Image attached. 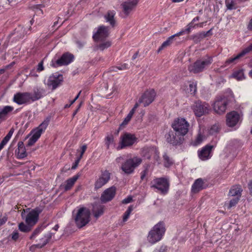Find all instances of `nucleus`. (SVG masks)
Returning a JSON list of instances; mask_svg holds the SVG:
<instances>
[{"label": "nucleus", "mask_w": 252, "mask_h": 252, "mask_svg": "<svg viewBox=\"0 0 252 252\" xmlns=\"http://www.w3.org/2000/svg\"><path fill=\"white\" fill-rule=\"evenodd\" d=\"M166 228L163 221H159L149 232L147 241L151 245H154L160 241L164 236Z\"/></svg>", "instance_id": "obj_1"}, {"label": "nucleus", "mask_w": 252, "mask_h": 252, "mask_svg": "<svg viewBox=\"0 0 252 252\" xmlns=\"http://www.w3.org/2000/svg\"><path fill=\"white\" fill-rule=\"evenodd\" d=\"M52 119L51 115L47 116L43 121L36 128L32 130V135L28 142V146L33 145L40 137L41 134L45 132L49 125Z\"/></svg>", "instance_id": "obj_2"}, {"label": "nucleus", "mask_w": 252, "mask_h": 252, "mask_svg": "<svg viewBox=\"0 0 252 252\" xmlns=\"http://www.w3.org/2000/svg\"><path fill=\"white\" fill-rule=\"evenodd\" d=\"M76 225L81 228L85 226L90 221L91 212L85 207L78 209L75 215H73Z\"/></svg>", "instance_id": "obj_3"}, {"label": "nucleus", "mask_w": 252, "mask_h": 252, "mask_svg": "<svg viewBox=\"0 0 252 252\" xmlns=\"http://www.w3.org/2000/svg\"><path fill=\"white\" fill-rule=\"evenodd\" d=\"M213 61L212 57L207 56L205 58L197 60L193 64H190L188 67V70L190 72L194 74L201 72L206 67L209 66Z\"/></svg>", "instance_id": "obj_4"}, {"label": "nucleus", "mask_w": 252, "mask_h": 252, "mask_svg": "<svg viewBox=\"0 0 252 252\" xmlns=\"http://www.w3.org/2000/svg\"><path fill=\"white\" fill-rule=\"evenodd\" d=\"M169 181L164 177L157 178L151 182V188L156 189V192L165 195L167 193L169 189Z\"/></svg>", "instance_id": "obj_5"}, {"label": "nucleus", "mask_w": 252, "mask_h": 252, "mask_svg": "<svg viewBox=\"0 0 252 252\" xmlns=\"http://www.w3.org/2000/svg\"><path fill=\"white\" fill-rule=\"evenodd\" d=\"M189 123L184 118L178 117L172 123L171 126L175 131L178 132L184 137L188 133Z\"/></svg>", "instance_id": "obj_6"}, {"label": "nucleus", "mask_w": 252, "mask_h": 252, "mask_svg": "<svg viewBox=\"0 0 252 252\" xmlns=\"http://www.w3.org/2000/svg\"><path fill=\"white\" fill-rule=\"evenodd\" d=\"M142 162V159L138 157H133L127 159L121 166V169L125 173L130 174Z\"/></svg>", "instance_id": "obj_7"}, {"label": "nucleus", "mask_w": 252, "mask_h": 252, "mask_svg": "<svg viewBox=\"0 0 252 252\" xmlns=\"http://www.w3.org/2000/svg\"><path fill=\"white\" fill-rule=\"evenodd\" d=\"M27 210L23 209L21 213V217L23 219H24L26 224L32 226H34L38 221L39 219V215L41 213L42 210L39 208H36L32 209L30 211L27 215H25V213Z\"/></svg>", "instance_id": "obj_8"}, {"label": "nucleus", "mask_w": 252, "mask_h": 252, "mask_svg": "<svg viewBox=\"0 0 252 252\" xmlns=\"http://www.w3.org/2000/svg\"><path fill=\"white\" fill-rule=\"evenodd\" d=\"M165 138L168 143L173 146L182 145L185 140L184 136L173 129H170L166 133Z\"/></svg>", "instance_id": "obj_9"}, {"label": "nucleus", "mask_w": 252, "mask_h": 252, "mask_svg": "<svg viewBox=\"0 0 252 252\" xmlns=\"http://www.w3.org/2000/svg\"><path fill=\"white\" fill-rule=\"evenodd\" d=\"M137 138L134 134L126 132H125L121 135L117 149L121 150L131 147L137 143Z\"/></svg>", "instance_id": "obj_10"}, {"label": "nucleus", "mask_w": 252, "mask_h": 252, "mask_svg": "<svg viewBox=\"0 0 252 252\" xmlns=\"http://www.w3.org/2000/svg\"><path fill=\"white\" fill-rule=\"evenodd\" d=\"M228 104V100L225 96L217 97L213 104V109L215 112L218 114H222L225 113Z\"/></svg>", "instance_id": "obj_11"}, {"label": "nucleus", "mask_w": 252, "mask_h": 252, "mask_svg": "<svg viewBox=\"0 0 252 252\" xmlns=\"http://www.w3.org/2000/svg\"><path fill=\"white\" fill-rule=\"evenodd\" d=\"M111 173L107 170H101V174L95 179L94 184V190H97L106 185L110 180Z\"/></svg>", "instance_id": "obj_12"}, {"label": "nucleus", "mask_w": 252, "mask_h": 252, "mask_svg": "<svg viewBox=\"0 0 252 252\" xmlns=\"http://www.w3.org/2000/svg\"><path fill=\"white\" fill-rule=\"evenodd\" d=\"M192 109L196 117H200L209 113L210 106L209 104L205 102L197 100L194 103Z\"/></svg>", "instance_id": "obj_13"}, {"label": "nucleus", "mask_w": 252, "mask_h": 252, "mask_svg": "<svg viewBox=\"0 0 252 252\" xmlns=\"http://www.w3.org/2000/svg\"><path fill=\"white\" fill-rule=\"evenodd\" d=\"M74 60V56L73 54L69 52H65L63 53L59 59L55 62L52 61L51 65L54 67L63 65H67L73 62Z\"/></svg>", "instance_id": "obj_14"}, {"label": "nucleus", "mask_w": 252, "mask_h": 252, "mask_svg": "<svg viewBox=\"0 0 252 252\" xmlns=\"http://www.w3.org/2000/svg\"><path fill=\"white\" fill-rule=\"evenodd\" d=\"M30 92H18L14 94L13 101L18 105L28 104L32 102Z\"/></svg>", "instance_id": "obj_15"}, {"label": "nucleus", "mask_w": 252, "mask_h": 252, "mask_svg": "<svg viewBox=\"0 0 252 252\" xmlns=\"http://www.w3.org/2000/svg\"><path fill=\"white\" fill-rule=\"evenodd\" d=\"M157 93L153 89L147 90L139 99V103H143L146 107L150 104L155 99Z\"/></svg>", "instance_id": "obj_16"}, {"label": "nucleus", "mask_w": 252, "mask_h": 252, "mask_svg": "<svg viewBox=\"0 0 252 252\" xmlns=\"http://www.w3.org/2000/svg\"><path fill=\"white\" fill-rule=\"evenodd\" d=\"M215 146L207 144L198 150L197 153L199 158L202 160H207L210 159L213 156V151Z\"/></svg>", "instance_id": "obj_17"}, {"label": "nucleus", "mask_w": 252, "mask_h": 252, "mask_svg": "<svg viewBox=\"0 0 252 252\" xmlns=\"http://www.w3.org/2000/svg\"><path fill=\"white\" fill-rule=\"evenodd\" d=\"M109 35V28L103 25L99 26L97 31L94 33L93 38L94 41L104 40Z\"/></svg>", "instance_id": "obj_18"}, {"label": "nucleus", "mask_w": 252, "mask_h": 252, "mask_svg": "<svg viewBox=\"0 0 252 252\" xmlns=\"http://www.w3.org/2000/svg\"><path fill=\"white\" fill-rule=\"evenodd\" d=\"M251 52H252V43L235 56L227 59L225 62L224 66H226L231 64L236 63L239 59Z\"/></svg>", "instance_id": "obj_19"}, {"label": "nucleus", "mask_w": 252, "mask_h": 252, "mask_svg": "<svg viewBox=\"0 0 252 252\" xmlns=\"http://www.w3.org/2000/svg\"><path fill=\"white\" fill-rule=\"evenodd\" d=\"M117 189L113 186L105 189L100 196V200L103 203L111 201L115 197Z\"/></svg>", "instance_id": "obj_20"}, {"label": "nucleus", "mask_w": 252, "mask_h": 252, "mask_svg": "<svg viewBox=\"0 0 252 252\" xmlns=\"http://www.w3.org/2000/svg\"><path fill=\"white\" fill-rule=\"evenodd\" d=\"M63 81V75L56 73L49 77L47 85L48 86L52 87L53 90H55L62 83Z\"/></svg>", "instance_id": "obj_21"}, {"label": "nucleus", "mask_w": 252, "mask_h": 252, "mask_svg": "<svg viewBox=\"0 0 252 252\" xmlns=\"http://www.w3.org/2000/svg\"><path fill=\"white\" fill-rule=\"evenodd\" d=\"M240 119L239 114L235 111H232L226 115V124L229 127H233L238 124Z\"/></svg>", "instance_id": "obj_22"}, {"label": "nucleus", "mask_w": 252, "mask_h": 252, "mask_svg": "<svg viewBox=\"0 0 252 252\" xmlns=\"http://www.w3.org/2000/svg\"><path fill=\"white\" fill-rule=\"evenodd\" d=\"M46 95V90L44 88L36 86L33 88L32 92L31 93L32 102H34L43 97Z\"/></svg>", "instance_id": "obj_23"}, {"label": "nucleus", "mask_w": 252, "mask_h": 252, "mask_svg": "<svg viewBox=\"0 0 252 252\" xmlns=\"http://www.w3.org/2000/svg\"><path fill=\"white\" fill-rule=\"evenodd\" d=\"M138 0H129L124 2L122 4L123 11L126 16H128L130 12L136 7Z\"/></svg>", "instance_id": "obj_24"}, {"label": "nucleus", "mask_w": 252, "mask_h": 252, "mask_svg": "<svg viewBox=\"0 0 252 252\" xmlns=\"http://www.w3.org/2000/svg\"><path fill=\"white\" fill-rule=\"evenodd\" d=\"M205 183L201 178L196 179L191 186V192L196 193L205 188Z\"/></svg>", "instance_id": "obj_25"}, {"label": "nucleus", "mask_w": 252, "mask_h": 252, "mask_svg": "<svg viewBox=\"0 0 252 252\" xmlns=\"http://www.w3.org/2000/svg\"><path fill=\"white\" fill-rule=\"evenodd\" d=\"M14 110V107L10 105H6L0 107V120L5 121L7 119L8 115Z\"/></svg>", "instance_id": "obj_26"}, {"label": "nucleus", "mask_w": 252, "mask_h": 252, "mask_svg": "<svg viewBox=\"0 0 252 252\" xmlns=\"http://www.w3.org/2000/svg\"><path fill=\"white\" fill-rule=\"evenodd\" d=\"M15 154L19 159H22L27 157V154L23 142L19 141L18 143V148L15 150Z\"/></svg>", "instance_id": "obj_27"}, {"label": "nucleus", "mask_w": 252, "mask_h": 252, "mask_svg": "<svg viewBox=\"0 0 252 252\" xmlns=\"http://www.w3.org/2000/svg\"><path fill=\"white\" fill-rule=\"evenodd\" d=\"M184 34V32L181 31L174 35H172L169 37L166 41L163 42L161 45L159 47L158 52H159L160 51L163 50L164 48L170 45L173 42V39L175 37L181 36Z\"/></svg>", "instance_id": "obj_28"}, {"label": "nucleus", "mask_w": 252, "mask_h": 252, "mask_svg": "<svg viewBox=\"0 0 252 252\" xmlns=\"http://www.w3.org/2000/svg\"><path fill=\"white\" fill-rule=\"evenodd\" d=\"M52 237V234L51 233H47V234L45 235L43 237L39 239L40 242L38 244L32 246L31 249L33 247L38 249L42 248L49 242Z\"/></svg>", "instance_id": "obj_29"}, {"label": "nucleus", "mask_w": 252, "mask_h": 252, "mask_svg": "<svg viewBox=\"0 0 252 252\" xmlns=\"http://www.w3.org/2000/svg\"><path fill=\"white\" fill-rule=\"evenodd\" d=\"M139 104L138 103H136L133 107L132 108V109L130 111L129 113L127 114L126 117L125 118L122 124H121L120 126L121 127H124L125 126L128 124V123L129 122L130 120L131 119V118L132 117L133 114L135 112V111L136 109L138 107Z\"/></svg>", "instance_id": "obj_30"}, {"label": "nucleus", "mask_w": 252, "mask_h": 252, "mask_svg": "<svg viewBox=\"0 0 252 252\" xmlns=\"http://www.w3.org/2000/svg\"><path fill=\"white\" fill-rule=\"evenodd\" d=\"M116 12L114 10H109L104 15V18L107 22H108L110 25L114 27L116 25V21L114 19V16Z\"/></svg>", "instance_id": "obj_31"}, {"label": "nucleus", "mask_w": 252, "mask_h": 252, "mask_svg": "<svg viewBox=\"0 0 252 252\" xmlns=\"http://www.w3.org/2000/svg\"><path fill=\"white\" fill-rule=\"evenodd\" d=\"M79 177L80 175L77 174L73 176L72 177L68 179L65 182V184L64 188V190L65 191H68L71 189Z\"/></svg>", "instance_id": "obj_32"}, {"label": "nucleus", "mask_w": 252, "mask_h": 252, "mask_svg": "<svg viewBox=\"0 0 252 252\" xmlns=\"http://www.w3.org/2000/svg\"><path fill=\"white\" fill-rule=\"evenodd\" d=\"M242 189L240 185L233 186L229 190V194L232 196L240 198Z\"/></svg>", "instance_id": "obj_33"}, {"label": "nucleus", "mask_w": 252, "mask_h": 252, "mask_svg": "<svg viewBox=\"0 0 252 252\" xmlns=\"http://www.w3.org/2000/svg\"><path fill=\"white\" fill-rule=\"evenodd\" d=\"M212 30L213 28H211L210 30L207 32H202L198 34L194 35L193 36V39L194 40L197 39L200 40L201 39H202L204 38L210 36L213 34Z\"/></svg>", "instance_id": "obj_34"}, {"label": "nucleus", "mask_w": 252, "mask_h": 252, "mask_svg": "<svg viewBox=\"0 0 252 252\" xmlns=\"http://www.w3.org/2000/svg\"><path fill=\"white\" fill-rule=\"evenodd\" d=\"M199 20V17L196 16L194 17L191 21V22L189 23L185 29H183L181 31L184 32V34L185 33L189 34L190 32L192 29L194 28L195 26H198V24H195V25H193V24L196 22V21H198Z\"/></svg>", "instance_id": "obj_35"}, {"label": "nucleus", "mask_w": 252, "mask_h": 252, "mask_svg": "<svg viewBox=\"0 0 252 252\" xmlns=\"http://www.w3.org/2000/svg\"><path fill=\"white\" fill-rule=\"evenodd\" d=\"M104 207L103 205L98 204L94 206L93 209V213L94 217L96 218H98L100 216L103 215L104 213Z\"/></svg>", "instance_id": "obj_36"}, {"label": "nucleus", "mask_w": 252, "mask_h": 252, "mask_svg": "<svg viewBox=\"0 0 252 252\" xmlns=\"http://www.w3.org/2000/svg\"><path fill=\"white\" fill-rule=\"evenodd\" d=\"M204 136L201 133H198L197 136L191 141V145L193 146H197L201 144L203 140Z\"/></svg>", "instance_id": "obj_37"}, {"label": "nucleus", "mask_w": 252, "mask_h": 252, "mask_svg": "<svg viewBox=\"0 0 252 252\" xmlns=\"http://www.w3.org/2000/svg\"><path fill=\"white\" fill-rule=\"evenodd\" d=\"M233 78L237 80H241L244 78V74L242 69H238L233 72L232 74Z\"/></svg>", "instance_id": "obj_38"}, {"label": "nucleus", "mask_w": 252, "mask_h": 252, "mask_svg": "<svg viewBox=\"0 0 252 252\" xmlns=\"http://www.w3.org/2000/svg\"><path fill=\"white\" fill-rule=\"evenodd\" d=\"M164 165L166 167H169L174 163L173 160L166 154L163 156Z\"/></svg>", "instance_id": "obj_39"}, {"label": "nucleus", "mask_w": 252, "mask_h": 252, "mask_svg": "<svg viewBox=\"0 0 252 252\" xmlns=\"http://www.w3.org/2000/svg\"><path fill=\"white\" fill-rule=\"evenodd\" d=\"M19 229L24 232H28L31 231L32 226L25 224L24 222H21L19 224Z\"/></svg>", "instance_id": "obj_40"}, {"label": "nucleus", "mask_w": 252, "mask_h": 252, "mask_svg": "<svg viewBox=\"0 0 252 252\" xmlns=\"http://www.w3.org/2000/svg\"><path fill=\"white\" fill-rule=\"evenodd\" d=\"M225 3L228 10L236 9L237 8L236 6V3L233 0H225Z\"/></svg>", "instance_id": "obj_41"}, {"label": "nucleus", "mask_w": 252, "mask_h": 252, "mask_svg": "<svg viewBox=\"0 0 252 252\" xmlns=\"http://www.w3.org/2000/svg\"><path fill=\"white\" fill-rule=\"evenodd\" d=\"M112 45V43L110 41L107 40L100 43L98 45V48L101 51H103L104 49H107L110 47Z\"/></svg>", "instance_id": "obj_42"}, {"label": "nucleus", "mask_w": 252, "mask_h": 252, "mask_svg": "<svg viewBox=\"0 0 252 252\" xmlns=\"http://www.w3.org/2000/svg\"><path fill=\"white\" fill-rule=\"evenodd\" d=\"M133 209V207L132 205H130L128 207L126 211L125 212L123 215V221L125 222L128 219L130 214Z\"/></svg>", "instance_id": "obj_43"}, {"label": "nucleus", "mask_w": 252, "mask_h": 252, "mask_svg": "<svg viewBox=\"0 0 252 252\" xmlns=\"http://www.w3.org/2000/svg\"><path fill=\"white\" fill-rule=\"evenodd\" d=\"M239 197H235L232 199L230 200L229 202V205L228 206V209H230L232 207L236 206V205L238 203L239 200H240Z\"/></svg>", "instance_id": "obj_44"}, {"label": "nucleus", "mask_w": 252, "mask_h": 252, "mask_svg": "<svg viewBox=\"0 0 252 252\" xmlns=\"http://www.w3.org/2000/svg\"><path fill=\"white\" fill-rule=\"evenodd\" d=\"M114 142V137L112 135H107L105 138V144L108 148L110 144Z\"/></svg>", "instance_id": "obj_45"}, {"label": "nucleus", "mask_w": 252, "mask_h": 252, "mask_svg": "<svg viewBox=\"0 0 252 252\" xmlns=\"http://www.w3.org/2000/svg\"><path fill=\"white\" fill-rule=\"evenodd\" d=\"M189 92L191 94H195L196 92V83L192 82L189 85Z\"/></svg>", "instance_id": "obj_46"}, {"label": "nucleus", "mask_w": 252, "mask_h": 252, "mask_svg": "<svg viewBox=\"0 0 252 252\" xmlns=\"http://www.w3.org/2000/svg\"><path fill=\"white\" fill-rule=\"evenodd\" d=\"M128 68V64L126 63H124L119 66L114 67V69L112 70L117 71V69L122 70L127 69Z\"/></svg>", "instance_id": "obj_47"}, {"label": "nucleus", "mask_w": 252, "mask_h": 252, "mask_svg": "<svg viewBox=\"0 0 252 252\" xmlns=\"http://www.w3.org/2000/svg\"><path fill=\"white\" fill-rule=\"evenodd\" d=\"M42 229L41 227L36 228L31 235L30 237V239H34L37 235H39V233H40Z\"/></svg>", "instance_id": "obj_48"}, {"label": "nucleus", "mask_w": 252, "mask_h": 252, "mask_svg": "<svg viewBox=\"0 0 252 252\" xmlns=\"http://www.w3.org/2000/svg\"><path fill=\"white\" fill-rule=\"evenodd\" d=\"M220 130L219 126L218 125H214L210 128V133L211 134H214Z\"/></svg>", "instance_id": "obj_49"}, {"label": "nucleus", "mask_w": 252, "mask_h": 252, "mask_svg": "<svg viewBox=\"0 0 252 252\" xmlns=\"http://www.w3.org/2000/svg\"><path fill=\"white\" fill-rule=\"evenodd\" d=\"M14 132V128L13 127L11 128L10 130L9 131L8 133L3 138V139H5V141H7V142H8L9 141V140L10 139L11 137H12Z\"/></svg>", "instance_id": "obj_50"}, {"label": "nucleus", "mask_w": 252, "mask_h": 252, "mask_svg": "<svg viewBox=\"0 0 252 252\" xmlns=\"http://www.w3.org/2000/svg\"><path fill=\"white\" fill-rule=\"evenodd\" d=\"M87 149V146L86 144H84L81 147V151L79 156L78 157L79 158L81 159L85 152Z\"/></svg>", "instance_id": "obj_51"}, {"label": "nucleus", "mask_w": 252, "mask_h": 252, "mask_svg": "<svg viewBox=\"0 0 252 252\" xmlns=\"http://www.w3.org/2000/svg\"><path fill=\"white\" fill-rule=\"evenodd\" d=\"M19 237V233L17 230L14 231L11 234V239L16 241Z\"/></svg>", "instance_id": "obj_52"}, {"label": "nucleus", "mask_w": 252, "mask_h": 252, "mask_svg": "<svg viewBox=\"0 0 252 252\" xmlns=\"http://www.w3.org/2000/svg\"><path fill=\"white\" fill-rule=\"evenodd\" d=\"M36 70H37V71L39 72L44 70V67L43 66V61H41V62H40L38 63L37 66Z\"/></svg>", "instance_id": "obj_53"}, {"label": "nucleus", "mask_w": 252, "mask_h": 252, "mask_svg": "<svg viewBox=\"0 0 252 252\" xmlns=\"http://www.w3.org/2000/svg\"><path fill=\"white\" fill-rule=\"evenodd\" d=\"M167 247L165 246H161L159 249H157L154 252H166Z\"/></svg>", "instance_id": "obj_54"}, {"label": "nucleus", "mask_w": 252, "mask_h": 252, "mask_svg": "<svg viewBox=\"0 0 252 252\" xmlns=\"http://www.w3.org/2000/svg\"><path fill=\"white\" fill-rule=\"evenodd\" d=\"M81 159H80L77 157V159L75 160V162L73 163V164L72 165V167H71L72 169H75L77 168Z\"/></svg>", "instance_id": "obj_55"}, {"label": "nucleus", "mask_w": 252, "mask_h": 252, "mask_svg": "<svg viewBox=\"0 0 252 252\" xmlns=\"http://www.w3.org/2000/svg\"><path fill=\"white\" fill-rule=\"evenodd\" d=\"M132 200V197L131 196H128L127 198L124 199L122 202L124 204H127L131 202Z\"/></svg>", "instance_id": "obj_56"}, {"label": "nucleus", "mask_w": 252, "mask_h": 252, "mask_svg": "<svg viewBox=\"0 0 252 252\" xmlns=\"http://www.w3.org/2000/svg\"><path fill=\"white\" fill-rule=\"evenodd\" d=\"M7 220V218L6 216L3 217L2 218L0 219V226L3 225L6 222Z\"/></svg>", "instance_id": "obj_57"}, {"label": "nucleus", "mask_w": 252, "mask_h": 252, "mask_svg": "<svg viewBox=\"0 0 252 252\" xmlns=\"http://www.w3.org/2000/svg\"><path fill=\"white\" fill-rule=\"evenodd\" d=\"M8 143L7 141L3 138L1 142L0 143V151L4 148L6 144Z\"/></svg>", "instance_id": "obj_58"}, {"label": "nucleus", "mask_w": 252, "mask_h": 252, "mask_svg": "<svg viewBox=\"0 0 252 252\" xmlns=\"http://www.w3.org/2000/svg\"><path fill=\"white\" fill-rule=\"evenodd\" d=\"M82 102H80V104L78 105V106H77V108L76 109V110L74 111V112L72 114V118H74L75 117V116L76 115V114L78 112V111H79L80 110V108L82 105Z\"/></svg>", "instance_id": "obj_59"}, {"label": "nucleus", "mask_w": 252, "mask_h": 252, "mask_svg": "<svg viewBox=\"0 0 252 252\" xmlns=\"http://www.w3.org/2000/svg\"><path fill=\"white\" fill-rule=\"evenodd\" d=\"M248 189L250 190V193L252 196V181H251L248 185Z\"/></svg>", "instance_id": "obj_60"}, {"label": "nucleus", "mask_w": 252, "mask_h": 252, "mask_svg": "<svg viewBox=\"0 0 252 252\" xmlns=\"http://www.w3.org/2000/svg\"><path fill=\"white\" fill-rule=\"evenodd\" d=\"M247 29L249 31H252V18L250 20V21L247 25Z\"/></svg>", "instance_id": "obj_61"}, {"label": "nucleus", "mask_w": 252, "mask_h": 252, "mask_svg": "<svg viewBox=\"0 0 252 252\" xmlns=\"http://www.w3.org/2000/svg\"><path fill=\"white\" fill-rule=\"evenodd\" d=\"M147 174V171L146 170L143 171L141 173V179L142 180H143L145 177L146 176Z\"/></svg>", "instance_id": "obj_62"}, {"label": "nucleus", "mask_w": 252, "mask_h": 252, "mask_svg": "<svg viewBox=\"0 0 252 252\" xmlns=\"http://www.w3.org/2000/svg\"><path fill=\"white\" fill-rule=\"evenodd\" d=\"M138 55V52H136L133 55V56L132 57V60H135L137 57Z\"/></svg>", "instance_id": "obj_63"}, {"label": "nucleus", "mask_w": 252, "mask_h": 252, "mask_svg": "<svg viewBox=\"0 0 252 252\" xmlns=\"http://www.w3.org/2000/svg\"><path fill=\"white\" fill-rule=\"evenodd\" d=\"M59 228V226L58 224H56L54 227L53 228V229L57 231Z\"/></svg>", "instance_id": "obj_64"}]
</instances>
